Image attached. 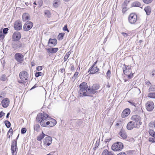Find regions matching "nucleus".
Listing matches in <instances>:
<instances>
[{
    "instance_id": "nucleus-56",
    "label": "nucleus",
    "mask_w": 155,
    "mask_h": 155,
    "mask_svg": "<svg viewBox=\"0 0 155 155\" xmlns=\"http://www.w3.org/2000/svg\"><path fill=\"white\" fill-rule=\"evenodd\" d=\"M13 134H11L10 132L9 133V132H8L7 134V137L9 138H10V136L11 135H12Z\"/></svg>"
},
{
    "instance_id": "nucleus-21",
    "label": "nucleus",
    "mask_w": 155,
    "mask_h": 155,
    "mask_svg": "<svg viewBox=\"0 0 155 155\" xmlns=\"http://www.w3.org/2000/svg\"><path fill=\"white\" fill-rule=\"evenodd\" d=\"M124 146H111L112 150L114 151H120L123 149Z\"/></svg>"
},
{
    "instance_id": "nucleus-2",
    "label": "nucleus",
    "mask_w": 155,
    "mask_h": 155,
    "mask_svg": "<svg viewBox=\"0 0 155 155\" xmlns=\"http://www.w3.org/2000/svg\"><path fill=\"white\" fill-rule=\"evenodd\" d=\"M80 89L78 91L79 96L80 97L90 96L89 88H88L87 84L85 82L81 83L79 85Z\"/></svg>"
},
{
    "instance_id": "nucleus-50",
    "label": "nucleus",
    "mask_w": 155,
    "mask_h": 155,
    "mask_svg": "<svg viewBox=\"0 0 155 155\" xmlns=\"http://www.w3.org/2000/svg\"><path fill=\"white\" fill-rule=\"evenodd\" d=\"M128 102L132 105L134 107H136V104L133 101H129Z\"/></svg>"
},
{
    "instance_id": "nucleus-18",
    "label": "nucleus",
    "mask_w": 155,
    "mask_h": 155,
    "mask_svg": "<svg viewBox=\"0 0 155 155\" xmlns=\"http://www.w3.org/2000/svg\"><path fill=\"white\" fill-rule=\"evenodd\" d=\"M57 43V40L55 38L52 39L50 38L48 42V45H49L50 44L51 45L50 47H54L55 46Z\"/></svg>"
},
{
    "instance_id": "nucleus-22",
    "label": "nucleus",
    "mask_w": 155,
    "mask_h": 155,
    "mask_svg": "<svg viewBox=\"0 0 155 155\" xmlns=\"http://www.w3.org/2000/svg\"><path fill=\"white\" fill-rule=\"evenodd\" d=\"M58 50V48H49L47 49V51L48 53H56Z\"/></svg>"
},
{
    "instance_id": "nucleus-36",
    "label": "nucleus",
    "mask_w": 155,
    "mask_h": 155,
    "mask_svg": "<svg viewBox=\"0 0 155 155\" xmlns=\"http://www.w3.org/2000/svg\"><path fill=\"white\" fill-rule=\"evenodd\" d=\"M40 126L38 124H36L34 127V129L36 131L38 132L39 131Z\"/></svg>"
},
{
    "instance_id": "nucleus-30",
    "label": "nucleus",
    "mask_w": 155,
    "mask_h": 155,
    "mask_svg": "<svg viewBox=\"0 0 155 155\" xmlns=\"http://www.w3.org/2000/svg\"><path fill=\"white\" fill-rule=\"evenodd\" d=\"M141 6V4L138 2H134L132 4V6L133 7H140Z\"/></svg>"
},
{
    "instance_id": "nucleus-64",
    "label": "nucleus",
    "mask_w": 155,
    "mask_h": 155,
    "mask_svg": "<svg viewBox=\"0 0 155 155\" xmlns=\"http://www.w3.org/2000/svg\"><path fill=\"white\" fill-rule=\"evenodd\" d=\"M8 132H9V133L10 132L11 134H13V130L12 129V128H11L9 129V130L8 131Z\"/></svg>"
},
{
    "instance_id": "nucleus-54",
    "label": "nucleus",
    "mask_w": 155,
    "mask_h": 155,
    "mask_svg": "<svg viewBox=\"0 0 155 155\" xmlns=\"http://www.w3.org/2000/svg\"><path fill=\"white\" fill-rule=\"evenodd\" d=\"M110 71L109 70H108L107 71V77H109L110 78Z\"/></svg>"
},
{
    "instance_id": "nucleus-24",
    "label": "nucleus",
    "mask_w": 155,
    "mask_h": 155,
    "mask_svg": "<svg viewBox=\"0 0 155 155\" xmlns=\"http://www.w3.org/2000/svg\"><path fill=\"white\" fill-rule=\"evenodd\" d=\"M134 127L135 128V125H134L132 121L129 122L127 124V128L128 130H132Z\"/></svg>"
},
{
    "instance_id": "nucleus-49",
    "label": "nucleus",
    "mask_w": 155,
    "mask_h": 155,
    "mask_svg": "<svg viewBox=\"0 0 155 155\" xmlns=\"http://www.w3.org/2000/svg\"><path fill=\"white\" fill-rule=\"evenodd\" d=\"M8 28H5L3 29V32L4 34H6L8 33Z\"/></svg>"
},
{
    "instance_id": "nucleus-32",
    "label": "nucleus",
    "mask_w": 155,
    "mask_h": 155,
    "mask_svg": "<svg viewBox=\"0 0 155 155\" xmlns=\"http://www.w3.org/2000/svg\"><path fill=\"white\" fill-rule=\"evenodd\" d=\"M149 133L150 135L155 139V132L152 130H149Z\"/></svg>"
},
{
    "instance_id": "nucleus-26",
    "label": "nucleus",
    "mask_w": 155,
    "mask_h": 155,
    "mask_svg": "<svg viewBox=\"0 0 155 155\" xmlns=\"http://www.w3.org/2000/svg\"><path fill=\"white\" fill-rule=\"evenodd\" d=\"M98 70L99 69L97 67H94L90 71L89 74H93L95 73L98 71Z\"/></svg>"
},
{
    "instance_id": "nucleus-33",
    "label": "nucleus",
    "mask_w": 155,
    "mask_h": 155,
    "mask_svg": "<svg viewBox=\"0 0 155 155\" xmlns=\"http://www.w3.org/2000/svg\"><path fill=\"white\" fill-rule=\"evenodd\" d=\"M64 35V33H60L58 36V40H61L63 39V37Z\"/></svg>"
},
{
    "instance_id": "nucleus-62",
    "label": "nucleus",
    "mask_w": 155,
    "mask_h": 155,
    "mask_svg": "<svg viewBox=\"0 0 155 155\" xmlns=\"http://www.w3.org/2000/svg\"><path fill=\"white\" fill-rule=\"evenodd\" d=\"M117 155H127V154L124 152H121L118 154Z\"/></svg>"
},
{
    "instance_id": "nucleus-38",
    "label": "nucleus",
    "mask_w": 155,
    "mask_h": 155,
    "mask_svg": "<svg viewBox=\"0 0 155 155\" xmlns=\"http://www.w3.org/2000/svg\"><path fill=\"white\" fill-rule=\"evenodd\" d=\"M122 12L123 13H124L127 10L128 8L127 6L124 5H122Z\"/></svg>"
},
{
    "instance_id": "nucleus-12",
    "label": "nucleus",
    "mask_w": 155,
    "mask_h": 155,
    "mask_svg": "<svg viewBox=\"0 0 155 155\" xmlns=\"http://www.w3.org/2000/svg\"><path fill=\"white\" fill-rule=\"evenodd\" d=\"M21 37V33L19 31L15 32L13 35L12 39L14 41H17L20 39Z\"/></svg>"
},
{
    "instance_id": "nucleus-29",
    "label": "nucleus",
    "mask_w": 155,
    "mask_h": 155,
    "mask_svg": "<svg viewBox=\"0 0 155 155\" xmlns=\"http://www.w3.org/2000/svg\"><path fill=\"white\" fill-rule=\"evenodd\" d=\"M127 155H134L136 153V151L135 150H129L126 152Z\"/></svg>"
},
{
    "instance_id": "nucleus-11",
    "label": "nucleus",
    "mask_w": 155,
    "mask_h": 155,
    "mask_svg": "<svg viewBox=\"0 0 155 155\" xmlns=\"http://www.w3.org/2000/svg\"><path fill=\"white\" fill-rule=\"evenodd\" d=\"M12 46L14 50H16L19 48H23L24 47V45L20 42H13Z\"/></svg>"
},
{
    "instance_id": "nucleus-7",
    "label": "nucleus",
    "mask_w": 155,
    "mask_h": 155,
    "mask_svg": "<svg viewBox=\"0 0 155 155\" xmlns=\"http://www.w3.org/2000/svg\"><path fill=\"white\" fill-rule=\"evenodd\" d=\"M137 16L136 14L131 13L129 15L128 20L130 24H134L137 21Z\"/></svg>"
},
{
    "instance_id": "nucleus-52",
    "label": "nucleus",
    "mask_w": 155,
    "mask_h": 155,
    "mask_svg": "<svg viewBox=\"0 0 155 155\" xmlns=\"http://www.w3.org/2000/svg\"><path fill=\"white\" fill-rule=\"evenodd\" d=\"M63 30L65 31H67L68 32H69V31L67 28V25H65L63 28Z\"/></svg>"
},
{
    "instance_id": "nucleus-43",
    "label": "nucleus",
    "mask_w": 155,
    "mask_h": 155,
    "mask_svg": "<svg viewBox=\"0 0 155 155\" xmlns=\"http://www.w3.org/2000/svg\"><path fill=\"white\" fill-rule=\"evenodd\" d=\"M78 73V72L76 71L73 76V77H72V79H74V80H75L76 78L77 77Z\"/></svg>"
},
{
    "instance_id": "nucleus-27",
    "label": "nucleus",
    "mask_w": 155,
    "mask_h": 155,
    "mask_svg": "<svg viewBox=\"0 0 155 155\" xmlns=\"http://www.w3.org/2000/svg\"><path fill=\"white\" fill-rule=\"evenodd\" d=\"M46 136V135L44 134L43 132H42V134H40L38 135L37 138V140L38 141H41V140L44 138L45 136Z\"/></svg>"
},
{
    "instance_id": "nucleus-57",
    "label": "nucleus",
    "mask_w": 155,
    "mask_h": 155,
    "mask_svg": "<svg viewBox=\"0 0 155 155\" xmlns=\"http://www.w3.org/2000/svg\"><path fill=\"white\" fill-rule=\"evenodd\" d=\"M107 155H115L112 152H108L107 150Z\"/></svg>"
},
{
    "instance_id": "nucleus-25",
    "label": "nucleus",
    "mask_w": 155,
    "mask_h": 155,
    "mask_svg": "<svg viewBox=\"0 0 155 155\" xmlns=\"http://www.w3.org/2000/svg\"><path fill=\"white\" fill-rule=\"evenodd\" d=\"M144 10L147 15H149L151 13V9L150 6H148L144 8Z\"/></svg>"
},
{
    "instance_id": "nucleus-8",
    "label": "nucleus",
    "mask_w": 155,
    "mask_h": 155,
    "mask_svg": "<svg viewBox=\"0 0 155 155\" xmlns=\"http://www.w3.org/2000/svg\"><path fill=\"white\" fill-rule=\"evenodd\" d=\"M24 56L20 53H16L14 56L15 60L18 63H21L24 60Z\"/></svg>"
},
{
    "instance_id": "nucleus-23",
    "label": "nucleus",
    "mask_w": 155,
    "mask_h": 155,
    "mask_svg": "<svg viewBox=\"0 0 155 155\" xmlns=\"http://www.w3.org/2000/svg\"><path fill=\"white\" fill-rule=\"evenodd\" d=\"M22 19L23 21L24 22L29 20L30 18L29 14L26 13H24L22 15Z\"/></svg>"
},
{
    "instance_id": "nucleus-19",
    "label": "nucleus",
    "mask_w": 155,
    "mask_h": 155,
    "mask_svg": "<svg viewBox=\"0 0 155 155\" xmlns=\"http://www.w3.org/2000/svg\"><path fill=\"white\" fill-rule=\"evenodd\" d=\"M11 150L12 155H17L18 150L17 146H11Z\"/></svg>"
},
{
    "instance_id": "nucleus-55",
    "label": "nucleus",
    "mask_w": 155,
    "mask_h": 155,
    "mask_svg": "<svg viewBox=\"0 0 155 155\" xmlns=\"http://www.w3.org/2000/svg\"><path fill=\"white\" fill-rule=\"evenodd\" d=\"M70 70L72 71H74V65H71V68H70Z\"/></svg>"
},
{
    "instance_id": "nucleus-48",
    "label": "nucleus",
    "mask_w": 155,
    "mask_h": 155,
    "mask_svg": "<svg viewBox=\"0 0 155 155\" xmlns=\"http://www.w3.org/2000/svg\"><path fill=\"white\" fill-rule=\"evenodd\" d=\"M121 34L125 38H127L128 36H129V35L126 33L121 32Z\"/></svg>"
},
{
    "instance_id": "nucleus-45",
    "label": "nucleus",
    "mask_w": 155,
    "mask_h": 155,
    "mask_svg": "<svg viewBox=\"0 0 155 155\" xmlns=\"http://www.w3.org/2000/svg\"><path fill=\"white\" fill-rule=\"evenodd\" d=\"M112 145H123V143L120 142H117L114 143Z\"/></svg>"
},
{
    "instance_id": "nucleus-61",
    "label": "nucleus",
    "mask_w": 155,
    "mask_h": 155,
    "mask_svg": "<svg viewBox=\"0 0 155 155\" xmlns=\"http://www.w3.org/2000/svg\"><path fill=\"white\" fill-rule=\"evenodd\" d=\"M95 64H93V65L91 66V67L89 68V70H88V72H89L90 71L91 69L92 68H94L95 66Z\"/></svg>"
},
{
    "instance_id": "nucleus-16",
    "label": "nucleus",
    "mask_w": 155,
    "mask_h": 155,
    "mask_svg": "<svg viewBox=\"0 0 155 155\" xmlns=\"http://www.w3.org/2000/svg\"><path fill=\"white\" fill-rule=\"evenodd\" d=\"M1 103L3 107L6 108L9 104V100L7 98H4L2 100Z\"/></svg>"
},
{
    "instance_id": "nucleus-28",
    "label": "nucleus",
    "mask_w": 155,
    "mask_h": 155,
    "mask_svg": "<svg viewBox=\"0 0 155 155\" xmlns=\"http://www.w3.org/2000/svg\"><path fill=\"white\" fill-rule=\"evenodd\" d=\"M123 126V124L121 121H119L116 124L115 127L117 128H121Z\"/></svg>"
},
{
    "instance_id": "nucleus-9",
    "label": "nucleus",
    "mask_w": 155,
    "mask_h": 155,
    "mask_svg": "<svg viewBox=\"0 0 155 155\" xmlns=\"http://www.w3.org/2000/svg\"><path fill=\"white\" fill-rule=\"evenodd\" d=\"M33 26V23L30 21H27L23 26L24 30L25 31H28L30 30Z\"/></svg>"
},
{
    "instance_id": "nucleus-60",
    "label": "nucleus",
    "mask_w": 155,
    "mask_h": 155,
    "mask_svg": "<svg viewBox=\"0 0 155 155\" xmlns=\"http://www.w3.org/2000/svg\"><path fill=\"white\" fill-rule=\"evenodd\" d=\"M102 155H107V149L103 151Z\"/></svg>"
},
{
    "instance_id": "nucleus-10",
    "label": "nucleus",
    "mask_w": 155,
    "mask_h": 155,
    "mask_svg": "<svg viewBox=\"0 0 155 155\" xmlns=\"http://www.w3.org/2000/svg\"><path fill=\"white\" fill-rule=\"evenodd\" d=\"M146 108L149 111H152L154 107L153 103L150 101H148L146 104Z\"/></svg>"
},
{
    "instance_id": "nucleus-6",
    "label": "nucleus",
    "mask_w": 155,
    "mask_h": 155,
    "mask_svg": "<svg viewBox=\"0 0 155 155\" xmlns=\"http://www.w3.org/2000/svg\"><path fill=\"white\" fill-rule=\"evenodd\" d=\"M123 66H124L123 67L124 74L127 76L129 79L132 78L134 73H132L131 66L126 65L125 64L123 65Z\"/></svg>"
},
{
    "instance_id": "nucleus-3",
    "label": "nucleus",
    "mask_w": 155,
    "mask_h": 155,
    "mask_svg": "<svg viewBox=\"0 0 155 155\" xmlns=\"http://www.w3.org/2000/svg\"><path fill=\"white\" fill-rule=\"evenodd\" d=\"M19 77L20 80H18V83L27 85L29 81V75L28 73L25 71H22L20 73Z\"/></svg>"
},
{
    "instance_id": "nucleus-14",
    "label": "nucleus",
    "mask_w": 155,
    "mask_h": 155,
    "mask_svg": "<svg viewBox=\"0 0 155 155\" xmlns=\"http://www.w3.org/2000/svg\"><path fill=\"white\" fill-rule=\"evenodd\" d=\"M14 28L16 30H20L21 29L22 24L21 22L19 20L15 21L14 25Z\"/></svg>"
},
{
    "instance_id": "nucleus-15",
    "label": "nucleus",
    "mask_w": 155,
    "mask_h": 155,
    "mask_svg": "<svg viewBox=\"0 0 155 155\" xmlns=\"http://www.w3.org/2000/svg\"><path fill=\"white\" fill-rule=\"evenodd\" d=\"M99 87V86L97 84H94L92 87V88H89L90 94H95L97 92V90L98 89Z\"/></svg>"
},
{
    "instance_id": "nucleus-58",
    "label": "nucleus",
    "mask_w": 155,
    "mask_h": 155,
    "mask_svg": "<svg viewBox=\"0 0 155 155\" xmlns=\"http://www.w3.org/2000/svg\"><path fill=\"white\" fill-rule=\"evenodd\" d=\"M5 114V113H4L2 111L0 112V118H1L3 116H4Z\"/></svg>"
},
{
    "instance_id": "nucleus-53",
    "label": "nucleus",
    "mask_w": 155,
    "mask_h": 155,
    "mask_svg": "<svg viewBox=\"0 0 155 155\" xmlns=\"http://www.w3.org/2000/svg\"><path fill=\"white\" fill-rule=\"evenodd\" d=\"M36 69H37V70L38 71H40L42 70V67L41 66L37 67Z\"/></svg>"
},
{
    "instance_id": "nucleus-37",
    "label": "nucleus",
    "mask_w": 155,
    "mask_h": 155,
    "mask_svg": "<svg viewBox=\"0 0 155 155\" xmlns=\"http://www.w3.org/2000/svg\"><path fill=\"white\" fill-rule=\"evenodd\" d=\"M5 126L8 128H9L11 125V124L9 121L8 120H6L5 121Z\"/></svg>"
},
{
    "instance_id": "nucleus-1",
    "label": "nucleus",
    "mask_w": 155,
    "mask_h": 155,
    "mask_svg": "<svg viewBox=\"0 0 155 155\" xmlns=\"http://www.w3.org/2000/svg\"><path fill=\"white\" fill-rule=\"evenodd\" d=\"M36 120L38 122L40 123L42 126L51 127L54 126L56 124V121L45 113H40L37 116Z\"/></svg>"
},
{
    "instance_id": "nucleus-46",
    "label": "nucleus",
    "mask_w": 155,
    "mask_h": 155,
    "mask_svg": "<svg viewBox=\"0 0 155 155\" xmlns=\"http://www.w3.org/2000/svg\"><path fill=\"white\" fill-rule=\"evenodd\" d=\"M129 2L130 1L129 0H125L122 5H124V6H127Z\"/></svg>"
},
{
    "instance_id": "nucleus-44",
    "label": "nucleus",
    "mask_w": 155,
    "mask_h": 155,
    "mask_svg": "<svg viewBox=\"0 0 155 155\" xmlns=\"http://www.w3.org/2000/svg\"><path fill=\"white\" fill-rule=\"evenodd\" d=\"M153 0H143V2L146 4L151 3Z\"/></svg>"
},
{
    "instance_id": "nucleus-4",
    "label": "nucleus",
    "mask_w": 155,
    "mask_h": 155,
    "mask_svg": "<svg viewBox=\"0 0 155 155\" xmlns=\"http://www.w3.org/2000/svg\"><path fill=\"white\" fill-rule=\"evenodd\" d=\"M83 120L82 119H69L68 121V124L72 127L78 129L82 125Z\"/></svg>"
},
{
    "instance_id": "nucleus-41",
    "label": "nucleus",
    "mask_w": 155,
    "mask_h": 155,
    "mask_svg": "<svg viewBox=\"0 0 155 155\" xmlns=\"http://www.w3.org/2000/svg\"><path fill=\"white\" fill-rule=\"evenodd\" d=\"M43 74V73L41 72H37L35 73V76L36 77H38L42 75Z\"/></svg>"
},
{
    "instance_id": "nucleus-59",
    "label": "nucleus",
    "mask_w": 155,
    "mask_h": 155,
    "mask_svg": "<svg viewBox=\"0 0 155 155\" xmlns=\"http://www.w3.org/2000/svg\"><path fill=\"white\" fill-rule=\"evenodd\" d=\"M149 140L150 141H151V142H154V139L152 138V137H150L149 139Z\"/></svg>"
},
{
    "instance_id": "nucleus-17",
    "label": "nucleus",
    "mask_w": 155,
    "mask_h": 155,
    "mask_svg": "<svg viewBox=\"0 0 155 155\" xmlns=\"http://www.w3.org/2000/svg\"><path fill=\"white\" fill-rule=\"evenodd\" d=\"M130 110L129 108H126L122 112L121 117L122 118H125L128 116L130 113Z\"/></svg>"
},
{
    "instance_id": "nucleus-20",
    "label": "nucleus",
    "mask_w": 155,
    "mask_h": 155,
    "mask_svg": "<svg viewBox=\"0 0 155 155\" xmlns=\"http://www.w3.org/2000/svg\"><path fill=\"white\" fill-rule=\"evenodd\" d=\"M118 136L121 137L122 138L124 139L126 138L127 137V135L126 134L125 131L121 129L120 131L118 134Z\"/></svg>"
},
{
    "instance_id": "nucleus-39",
    "label": "nucleus",
    "mask_w": 155,
    "mask_h": 155,
    "mask_svg": "<svg viewBox=\"0 0 155 155\" xmlns=\"http://www.w3.org/2000/svg\"><path fill=\"white\" fill-rule=\"evenodd\" d=\"M149 92H150L152 91H155V87L154 86H150L148 90Z\"/></svg>"
},
{
    "instance_id": "nucleus-47",
    "label": "nucleus",
    "mask_w": 155,
    "mask_h": 155,
    "mask_svg": "<svg viewBox=\"0 0 155 155\" xmlns=\"http://www.w3.org/2000/svg\"><path fill=\"white\" fill-rule=\"evenodd\" d=\"M27 131L26 129L25 128H22L21 130V134H25Z\"/></svg>"
},
{
    "instance_id": "nucleus-40",
    "label": "nucleus",
    "mask_w": 155,
    "mask_h": 155,
    "mask_svg": "<svg viewBox=\"0 0 155 155\" xmlns=\"http://www.w3.org/2000/svg\"><path fill=\"white\" fill-rule=\"evenodd\" d=\"M18 137V135L17 136L16 138L14 140L12 141L11 145H17V140Z\"/></svg>"
},
{
    "instance_id": "nucleus-34",
    "label": "nucleus",
    "mask_w": 155,
    "mask_h": 155,
    "mask_svg": "<svg viewBox=\"0 0 155 155\" xmlns=\"http://www.w3.org/2000/svg\"><path fill=\"white\" fill-rule=\"evenodd\" d=\"M45 15L48 18H50L51 16L50 12L48 10H46L45 11Z\"/></svg>"
},
{
    "instance_id": "nucleus-42",
    "label": "nucleus",
    "mask_w": 155,
    "mask_h": 155,
    "mask_svg": "<svg viewBox=\"0 0 155 155\" xmlns=\"http://www.w3.org/2000/svg\"><path fill=\"white\" fill-rule=\"evenodd\" d=\"M6 75L5 74H3L2 75V76H1V78H0V79L2 81H5L6 80Z\"/></svg>"
},
{
    "instance_id": "nucleus-63",
    "label": "nucleus",
    "mask_w": 155,
    "mask_h": 155,
    "mask_svg": "<svg viewBox=\"0 0 155 155\" xmlns=\"http://www.w3.org/2000/svg\"><path fill=\"white\" fill-rule=\"evenodd\" d=\"M38 3H39V5H40V7L43 4V2H42V0H40L39 1Z\"/></svg>"
},
{
    "instance_id": "nucleus-5",
    "label": "nucleus",
    "mask_w": 155,
    "mask_h": 155,
    "mask_svg": "<svg viewBox=\"0 0 155 155\" xmlns=\"http://www.w3.org/2000/svg\"><path fill=\"white\" fill-rule=\"evenodd\" d=\"M131 119L132 121L135 125V128H139L142 123L141 121V117L140 116L137 115H133L131 117Z\"/></svg>"
},
{
    "instance_id": "nucleus-13",
    "label": "nucleus",
    "mask_w": 155,
    "mask_h": 155,
    "mask_svg": "<svg viewBox=\"0 0 155 155\" xmlns=\"http://www.w3.org/2000/svg\"><path fill=\"white\" fill-rule=\"evenodd\" d=\"M52 140L51 137L47 136L43 140L44 144V145H50L52 143Z\"/></svg>"
},
{
    "instance_id": "nucleus-35",
    "label": "nucleus",
    "mask_w": 155,
    "mask_h": 155,
    "mask_svg": "<svg viewBox=\"0 0 155 155\" xmlns=\"http://www.w3.org/2000/svg\"><path fill=\"white\" fill-rule=\"evenodd\" d=\"M148 97L152 98H155V93H150L148 94Z\"/></svg>"
},
{
    "instance_id": "nucleus-51",
    "label": "nucleus",
    "mask_w": 155,
    "mask_h": 155,
    "mask_svg": "<svg viewBox=\"0 0 155 155\" xmlns=\"http://www.w3.org/2000/svg\"><path fill=\"white\" fill-rule=\"evenodd\" d=\"M5 35L4 34H2V32H1L0 34V38L2 40H3L5 38Z\"/></svg>"
},
{
    "instance_id": "nucleus-31",
    "label": "nucleus",
    "mask_w": 155,
    "mask_h": 155,
    "mask_svg": "<svg viewBox=\"0 0 155 155\" xmlns=\"http://www.w3.org/2000/svg\"><path fill=\"white\" fill-rule=\"evenodd\" d=\"M71 53V52H70V51H69L66 53V55H65V56H64V62H65L69 58V55Z\"/></svg>"
}]
</instances>
